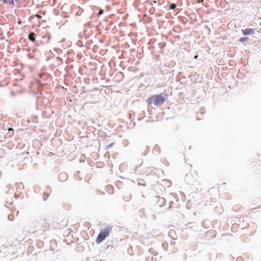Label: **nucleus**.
Returning a JSON list of instances; mask_svg holds the SVG:
<instances>
[{
    "instance_id": "dca6fc26",
    "label": "nucleus",
    "mask_w": 261,
    "mask_h": 261,
    "mask_svg": "<svg viewBox=\"0 0 261 261\" xmlns=\"http://www.w3.org/2000/svg\"><path fill=\"white\" fill-rule=\"evenodd\" d=\"M104 12V11L103 10H102V9L100 8L99 9V11L98 12V15H102Z\"/></svg>"
},
{
    "instance_id": "bb28decb",
    "label": "nucleus",
    "mask_w": 261,
    "mask_h": 261,
    "mask_svg": "<svg viewBox=\"0 0 261 261\" xmlns=\"http://www.w3.org/2000/svg\"><path fill=\"white\" fill-rule=\"evenodd\" d=\"M46 195H47L46 193H43V195L44 196V197H46Z\"/></svg>"
},
{
    "instance_id": "9b49d317",
    "label": "nucleus",
    "mask_w": 261,
    "mask_h": 261,
    "mask_svg": "<svg viewBox=\"0 0 261 261\" xmlns=\"http://www.w3.org/2000/svg\"><path fill=\"white\" fill-rule=\"evenodd\" d=\"M20 0H9V5L11 6H14V4H15V2H18V1H19Z\"/></svg>"
},
{
    "instance_id": "ddd939ff",
    "label": "nucleus",
    "mask_w": 261,
    "mask_h": 261,
    "mask_svg": "<svg viewBox=\"0 0 261 261\" xmlns=\"http://www.w3.org/2000/svg\"><path fill=\"white\" fill-rule=\"evenodd\" d=\"M115 143L114 142H112L110 144H109V145H108L106 147V149L107 150V149H110V148H111L113 146V145H114Z\"/></svg>"
},
{
    "instance_id": "a878e982",
    "label": "nucleus",
    "mask_w": 261,
    "mask_h": 261,
    "mask_svg": "<svg viewBox=\"0 0 261 261\" xmlns=\"http://www.w3.org/2000/svg\"><path fill=\"white\" fill-rule=\"evenodd\" d=\"M62 225H63L64 226H66L67 225L66 222H65L64 224H62Z\"/></svg>"
},
{
    "instance_id": "1a4fd4ad",
    "label": "nucleus",
    "mask_w": 261,
    "mask_h": 261,
    "mask_svg": "<svg viewBox=\"0 0 261 261\" xmlns=\"http://www.w3.org/2000/svg\"><path fill=\"white\" fill-rule=\"evenodd\" d=\"M249 40H250V38L249 37H241L239 39V42H240L241 43H244L245 42L248 41Z\"/></svg>"
},
{
    "instance_id": "2eb2a0df",
    "label": "nucleus",
    "mask_w": 261,
    "mask_h": 261,
    "mask_svg": "<svg viewBox=\"0 0 261 261\" xmlns=\"http://www.w3.org/2000/svg\"><path fill=\"white\" fill-rule=\"evenodd\" d=\"M53 13L55 15H59V11L56 10V9H54L53 11Z\"/></svg>"
},
{
    "instance_id": "20e7f679",
    "label": "nucleus",
    "mask_w": 261,
    "mask_h": 261,
    "mask_svg": "<svg viewBox=\"0 0 261 261\" xmlns=\"http://www.w3.org/2000/svg\"><path fill=\"white\" fill-rule=\"evenodd\" d=\"M155 200L156 201V204L160 207H162L163 206L165 205L166 203V199L163 197L155 196Z\"/></svg>"
},
{
    "instance_id": "423d86ee",
    "label": "nucleus",
    "mask_w": 261,
    "mask_h": 261,
    "mask_svg": "<svg viewBox=\"0 0 261 261\" xmlns=\"http://www.w3.org/2000/svg\"><path fill=\"white\" fill-rule=\"evenodd\" d=\"M191 177V174H187L185 175V180L186 182V183L188 185H193L192 181L190 180Z\"/></svg>"
},
{
    "instance_id": "473e14b6",
    "label": "nucleus",
    "mask_w": 261,
    "mask_h": 261,
    "mask_svg": "<svg viewBox=\"0 0 261 261\" xmlns=\"http://www.w3.org/2000/svg\"><path fill=\"white\" fill-rule=\"evenodd\" d=\"M173 5H174V4H172V5H171V6H173Z\"/></svg>"
},
{
    "instance_id": "6e6552de",
    "label": "nucleus",
    "mask_w": 261,
    "mask_h": 261,
    "mask_svg": "<svg viewBox=\"0 0 261 261\" xmlns=\"http://www.w3.org/2000/svg\"><path fill=\"white\" fill-rule=\"evenodd\" d=\"M28 39L30 40H31V41H34L35 40V34L33 32L30 33L28 34Z\"/></svg>"
},
{
    "instance_id": "f257e3e1",
    "label": "nucleus",
    "mask_w": 261,
    "mask_h": 261,
    "mask_svg": "<svg viewBox=\"0 0 261 261\" xmlns=\"http://www.w3.org/2000/svg\"><path fill=\"white\" fill-rule=\"evenodd\" d=\"M168 97V94L162 92L160 94L151 95L146 101L148 105L153 103L156 106H160L167 100Z\"/></svg>"
},
{
    "instance_id": "4468645a",
    "label": "nucleus",
    "mask_w": 261,
    "mask_h": 261,
    "mask_svg": "<svg viewBox=\"0 0 261 261\" xmlns=\"http://www.w3.org/2000/svg\"><path fill=\"white\" fill-rule=\"evenodd\" d=\"M149 151H150V148L149 146H147L146 148L143 153L144 155H146L149 152Z\"/></svg>"
},
{
    "instance_id": "0eeeda50",
    "label": "nucleus",
    "mask_w": 261,
    "mask_h": 261,
    "mask_svg": "<svg viewBox=\"0 0 261 261\" xmlns=\"http://www.w3.org/2000/svg\"><path fill=\"white\" fill-rule=\"evenodd\" d=\"M161 152L160 148L158 145H155L153 149V152L154 154H159Z\"/></svg>"
},
{
    "instance_id": "c756f323",
    "label": "nucleus",
    "mask_w": 261,
    "mask_h": 261,
    "mask_svg": "<svg viewBox=\"0 0 261 261\" xmlns=\"http://www.w3.org/2000/svg\"><path fill=\"white\" fill-rule=\"evenodd\" d=\"M99 41L101 42V43H102L103 41L101 40H100Z\"/></svg>"
},
{
    "instance_id": "f3484780",
    "label": "nucleus",
    "mask_w": 261,
    "mask_h": 261,
    "mask_svg": "<svg viewBox=\"0 0 261 261\" xmlns=\"http://www.w3.org/2000/svg\"><path fill=\"white\" fill-rule=\"evenodd\" d=\"M86 32H87V31H85L84 35H85V39L88 38L90 36V35L88 34H86Z\"/></svg>"
},
{
    "instance_id": "4be33fe9",
    "label": "nucleus",
    "mask_w": 261,
    "mask_h": 261,
    "mask_svg": "<svg viewBox=\"0 0 261 261\" xmlns=\"http://www.w3.org/2000/svg\"><path fill=\"white\" fill-rule=\"evenodd\" d=\"M35 16H36V17H37L38 18H39V19H40V18H41V16H40V15H39V14H37L35 15Z\"/></svg>"
},
{
    "instance_id": "a211bd4d",
    "label": "nucleus",
    "mask_w": 261,
    "mask_h": 261,
    "mask_svg": "<svg viewBox=\"0 0 261 261\" xmlns=\"http://www.w3.org/2000/svg\"><path fill=\"white\" fill-rule=\"evenodd\" d=\"M84 27H90V23L89 22L88 23H86L84 24Z\"/></svg>"
},
{
    "instance_id": "39448f33",
    "label": "nucleus",
    "mask_w": 261,
    "mask_h": 261,
    "mask_svg": "<svg viewBox=\"0 0 261 261\" xmlns=\"http://www.w3.org/2000/svg\"><path fill=\"white\" fill-rule=\"evenodd\" d=\"M67 174L65 173H62L59 175L58 178L60 181H65L67 179Z\"/></svg>"
},
{
    "instance_id": "aec40b11",
    "label": "nucleus",
    "mask_w": 261,
    "mask_h": 261,
    "mask_svg": "<svg viewBox=\"0 0 261 261\" xmlns=\"http://www.w3.org/2000/svg\"><path fill=\"white\" fill-rule=\"evenodd\" d=\"M237 261H242V258L241 257H238L237 258Z\"/></svg>"
},
{
    "instance_id": "b1692460",
    "label": "nucleus",
    "mask_w": 261,
    "mask_h": 261,
    "mask_svg": "<svg viewBox=\"0 0 261 261\" xmlns=\"http://www.w3.org/2000/svg\"><path fill=\"white\" fill-rule=\"evenodd\" d=\"M138 184L139 185H140V186H145V184H141V183H139V182Z\"/></svg>"
},
{
    "instance_id": "412c9836",
    "label": "nucleus",
    "mask_w": 261,
    "mask_h": 261,
    "mask_svg": "<svg viewBox=\"0 0 261 261\" xmlns=\"http://www.w3.org/2000/svg\"><path fill=\"white\" fill-rule=\"evenodd\" d=\"M15 92H14V91H11V95L12 96H15Z\"/></svg>"
},
{
    "instance_id": "9d476101",
    "label": "nucleus",
    "mask_w": 261,
    "mask_h": 261,
    "mask_svg": "<svg viewBox=\"0 0 261 261\" xmlns=\"http://www.w3.org/2000/svg\"><path fill=\"white\" fill-rule=\"evenodd\" d=\"M43 38L44 39L46 38V42L48 43L51 38V35L49 34H47L45 35V36Z\"/></svg>"
},
{
    "instance_id": "c85d7f7f",
    "label": "nucleus",
    "mask_w": 261,
    "mask_h": 261,
    "mask_svg": "<svg viewBox=\"0 0 261 261\" xmlns=\"http://www.w3.org/2000/svg\"><path fill=\"white\" fill-rule=\"evenodd\" d=\"M171 206H169V207H168V209H170L171 208Z\"/></svg>"
},
{
    "instance_id": "5701e85b",
    "label": "nucleus",
    "mask_w": 261,
    "mask_h": 261,
    "mask_svg": "<svg viewBox=\"0 0 261 261\" xmlns=\"http://www.w3.org/2000/svg\"><path fill=\"white\" fill-rule=\"evenodd\" d=\"M46 189L47 190H51V188H50V187L49 186H47L46 187Z\"/></svg>"
},
{
    "instance_id": "7c9ffc66",
    "label": "nucleus",
    "mask_w": 261,
    "mask_h": 261,
    "mask_svg": "<svg viewBox=\"0 0 261 261\" xmlns=\"http://www.w3.org/2000/svg\"><path fill=\"white\" fill-rule=\"evenodd\" d=\"M142 197L143 198H144V197H145V196H144L143 195H142Z\"/></svg>"
},
{
    "instance_id": "2f4dec72",
    "label": "nucleus",
    "mask_w": 261,
    "mask_h": 261,
    "mask_svg": "<svg viewBox=\"0 0 261 261\" xmlns=\"http://www.w3.org/2000/svg\"><path fill=\"white\" fill-rule=\"evenodd\" d=\"M62 222H63V223H62V224H64V223H65V222H64V221H62Z\"/></svg>"
},
{
    "instance_id": "7ed1b4c3",
    "label": "nucleus",
    "mask_w": 261,
    "mask_h": 261,
    "mask_svg": "<svg viewBox=\"0 0 261 261\" xmlns=\"http://www.w3.org/2000/svg\"><path fill=\"white\" fill-rule=\"evenodd\" d=\"M256 30L255 29L247 28L245 29L242 30V34L244 36H248L250 35L255 34Z\"/></svg>"
},
{
    "instance_id": "cd10ccee",
    "label": "nucleus",
    "mask_w": 261,
    "mask_h": 261,
    "mask_svg": "<svg viewBox=\"0 0 261 261\" xmlns=\"http://www.w3.org/2000/svg\"><path fill=\"white\" fill-rule=\"evenodd\" d=\"M8 219H9L10 221H12V220H11V219H10V216H9V215H8Z\"/></svg>"
},
{
    "instance_id": "f8f14e48",
    "label": "nucleus",
    "mask_w": 261,
    "mask_h": 261,
    "mask_svg": "<svg viewBox=\"0 0 261 261\" xmlns=\"http://www.w3.org/2000/svg\"><path fill=\"white\" fill-rule=\"evenodd\" d=\"M11 186L9 185L7 186L5 188V192L7 193L11 191Z\"/></svg>"
},
{
    "instance_id": "393cba45",
    "label": "nucleus",
    "mask_w": 261,
    "mask_h": 261,
    "mask_svg": "<svg viewBox=\"0 0 261 261\" xmlns=\"http://www.w3.org/2000/svg\"><path fill=\"white\" fill-rule=\"evenodd\" d=\"M48 195H46V197L44 198H43V200H44V201H45V200H46L47 198L48 197Z\"/></svg>"
},
{
    "instance_id": "6ab92c4d",
    "label": "nucleus",
    "mask_w": 261,
    "mask_h": 261,
    "mask_svg": "<svg viewBox=\"0 0 261 261\" xmlns=\"http://www.w3.org/2000/svg\"><path fill=\"white\" fill-rule=\"evenodd\" d=\"M3 3H5V4L8 3L9 4V2L8 0H3Z\"/></svg>"
},
{
    "instance_id": "f03ea898",
    "label": "nucleus",
    "mask_w": 261,
    "mask_h": 261,
    "mask_svg": "<svg viewBox=\"0 0 261 261\" xmlns=\"http://www.w3.org/2000/svg\"><path fill=\"white\" fill-rule=\"evenodd\" d=\"M112 229V226L111 225H108L103 229H101L99 233L98 234L95 242L97 244H99L101 243L105 239L108 237Z\"/></svg>"
}]
</instances>
